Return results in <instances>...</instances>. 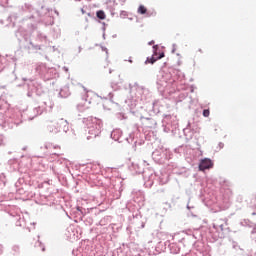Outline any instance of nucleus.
<instances>
[{
  "mask_svg": "<svg viewBox=\"0 0 256 256\" xmlns=\"http://www.w3.org/2000/svg\"><path fill=\"white\" fill-rule=\"evenodd\" d=\"M138 13H139L140 15H145V13H147V8H146L144 5H140V6L138 7Z\"/></svg>",
  "mask_w": 256,
  "mask_h": 256,
  "instance_id": "4",
  "label": "nucleus"
},
{
  "mask_svg": "<svg viewBox=\"0 0 256 256\" xmlns=\"http://www.w3.org/2000/svg\"><path fill=\"white\" fill-rule=\"evenodd\" d=\"M155 61H157V59H154V57L147 58L146 63H151L153 65V63H155Z\"/></svg>",
  "mask_w": 256,
  "mask_h": 256,
  "instance_id": "5",
  "label": "nucleus"
},
{
  "mask_svg": "<svg viewBox=\"0 0 256 256\" xmlns=\"http://www.w3.org/2000/svg\"><path fill=\"white\" fill-rule=\"evenodd\" d=\"M255 199H256V196H255Z\"/></svg>",
  "mask_w": 256,
  "mask_h": 256,
  "instance_id": "8",
  "label": "nucleus"
},
{
  "mask_svg": "<svg viewBox=\"0 0 256 256\" xmlns=\"http://www.w3.org/2000/svg\"><path fill=\"white\" fill-rule=\"evenodd\" d=\"M163 57H165V54H160V56L158 57V59H163Z\"/></svg>",
  "mask_w": 256,
  "mask_h": 256,
  "instance_id": "7",
  "label": "nucleus"
},
{
  "mask_svg": "<svg viewBox=\"0 0 256 256\" xmlns=\"http://www.w3.org/2000/svg\"><path fill=\"white\" fill-rule=\"evenodd\" d=\"M67 125V121L64 119H60L58 122H56L54 125L49 126V131L51 133H59L61 131V126Z\"/></svg>",
  "mask_w": 256,
  "mask_h": 256,
  "instance_id": "2",
  "label": "nucleus"
},
{
  "mask_svg": "<svg viewBox=\"0 0 256 256\" xmlns=\"http://www.w3.org/2000/svg\"><path fill=\"white\" fill-rule=\"evenodd\" d=\"M98 19H101L102 21L106 19L107 15H105V12L103 10H100L96 13Z\"/></svg>",
  "mask_w": 256,
  "mask_h": 256,
  "instance_id": "3",
  "label": "nucleus"
},
{
  "mask_svg": "<svg viewBox=\"0 0 256 256\" xmlns=\"http://www.w3.org/2000/svg\"><path fill=\"white\" fill-rule=\"evenodd\" d=\"M206 169H213V160L204 158L200 161L199 171H206Z\"/></svg>",
  "mask_w": 256,
  "mask_h": 256,
  "instance_id": "1",
  "label": "nucleus"
},
{
  "mask_svg": "<svg viewBox=\"0 0 256 256\" xmlns=\"http://www.w3.org/2000/svg\"><path fill=\"white\" fill-rule=\"evenodd\" d=\"M209 115H210L209 109L203 110V117H209Z\"/></svg>",
  "mask_w": 256,
  "mask_h": 256,
  "instance_id": "6",
  "label": "nucleus"
}]
</instances>
